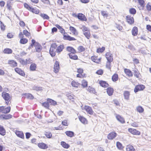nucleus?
I'll return each mask as SVG.
<instances>
[{
    "instance_id": "c9c22d12",
    "label": "nucleus",
    "mask_w": 151,
    "mask_h": 151,
    "mask_svg": "<svg viewBox=\"0 0 151 151\" xmlns=\"http://www.w3.org/2000/svg\"><path fill=\"white\" fill-rule=\"evenodd\" d=\"M118 74H114L112 77V80L113 81L115 82L118 80Z\"/></svg>"
},
{
    "instance_id": "774afa93",
    "label": "nucleus",
    "mask_w": 151,
    "mask_h": 151,
    "mask_svg": "<svg viewBox=\"0 0 151 151\" xmlns=\"http://www.w3.org/2000/svg\"><path fill=\"white\" fill-rule=\"evenodd\" d=\"M116 28L120 31L122 30V27L119 24H116Z\"/></svg>"
},
{
    "instance_id": "7c9ffc66",
    "label": "nucleus",
    "mask_w": 151,
    "mask_h": 151,
    "mask_svg": "<svg viewBox=\"0 0 151 151\" xmlns=\"http://www.w3.org/2000/svg\"><path fill=\"white\" fill-rule=\"evenodd\" d=\"M61 145L63 148L65 149H68L70 147V145L66 143L64 141H62L61 142Z\"/></svg>"
},
{
    "instance_id": "dca6fc26",
    "label": "nucleus",
    "mask_w": 151,
    "mask_h": 151,
    "mask_svg": "<svg viewBox=\"0 0 151 151\" xmlns=\"http://www.w3.org/2000/svg\"><path fill=\"white\" fill-rule=\"evenodd\" d=\"M38 146L40 148L42 149H46L48 148V146L46 144L43 142L40 143H38Z\"/></svg>"
},
{
    "instance_id": "2f4dec72",
    "label": "nucleus",
    "mask_w": 151,
    "mask_h": 151,
    "mask_svg": "<svg viewBox=\"0 0 151 151\" xmlns=\"http://www.w3.org/2000/svg\"><path fill=\"white\" fill-rule=\"evenodd\" d=\"M56 52L55 49H53L52 48H50V53L52 57L55 56L56 54Z\"/></svg>"
},
{
    "instance_id": "473e14b6",
    "label": "nucleus",
    "mask_w": 151,
    "mask_h": 151,
    "mask_svg": "<svg viewBox=\"0 0 151 151\" xmlns=\"http://www.w3.org/2000/svg\"><path fill=\"white\" fill-rule=\"evenodd\" d=\"M6 134V131L2 126H0V134L4 136Z\"/></svg>"
},
{
    "instance_id": "f03ea898",
    "label": "nucleus",
    "mask_w": 151,
    "mask_h": 151,
    "mask_svg": "<svg viewBox=\"0 0 151 151\" xmlns=\"http://www.w3.org/2000/svg\"><path fill=\"white\" fill-rule=\"evenodd\" d=\"M145 88L144 85H138L136 86L134 88V91L135 93H137L139 91L143 90Z\"/></svg>"
},
{
    "instance_id": "5fc2aeb1",
    "label": "nucleus",
    "mask_w": 151,
    "mask_h": 151,
    "mask_svg": "<svg viewBox=\"0 0 151 151\" xmlns=\"http://www.w3.org/2000/svg\"><path fill=\"white\" fill-rule=\"evenodd\" d=\"M146 7L148 11H151V4L150 3H148L147 4Z\"/></svg>"
},
{
    "instance_id": "338daca9",
    "label": "nucleus",
    "mask_w": 151,
    "mask_h": 151,
    "mask_svg": "<svg viewBox=\"0 0 151 151\" xmlns=\"http://www.w3.org/2000/svg\"><path fill=\"white\" fill-rule=\"evenodd\" d=\"M20 63L22 65H25L26 64V61H24L23 59H20L19 60Z\"/></svg>"
},
{
    "instance_id": "49530a36",
    "label": "nucleus",
    "mask_w": 151,
    "mask_h": 151,
    "mask_svg": "<svg viewBox=\"0 0 151 151\" xmlns=\"http://www.w3.org/2000/svg\"><path fill=\"white\" fill-rule=\"evenodd\" d=\"M42 106L48 109L49 107V104L48 102L47 101V102H44L42 104Z\"/></svg>"
},
{
    "instance_id": "423d86ee",
    "label": "nucleus",
    "mask_w": 151,
    "mask_h": 151,
    "mask_svg": "<svg viewBox=\"0 0 151 151\" xmlns=\"http://www.w3.org/2000/svg\"><path fill=\"white\" fill-rule=\"evenodd\" d=\"M127 22L130 24H132L134 22V19L133 17H131L129 15L126 16Z\"/></svg>"
},
{
    "instance_id": "412c9836",
    "label": "nucleus",
    "mask_w": 151,
    "mask_h": 151,
    "mask_svg": "<svg viewBox=\"0 0 151 151\" xmlns=\"http://www.w3.org/2000/svg\"><path fill=\"white\" fill-rule=\"evenodd\" d=\"M114 92V89L113 88L109 87L107 89V93L109 96H111Z\"/></svg>"
},
{
    "instance_id": "09e8293b",
    "label": "nucleus",
    "mask_w": 151,
    "mask_h": 151,
    "mask_svg": "<svg viewBox=\"0 0 151 151\" xmlns=\"http://www.w3.org/2000/svg\"><path fill=\"white\" fill-rule=\"evenodd\" d=\"M88 90L91 93H95L96 92L94 88H91L90 86L88 88Z\"/></svg>"
},
{
    "instance_id": "f257e3e1",
    "label": "nucleus",
    "mask_w": 151,
    "mask_h": 151,
    "mask_svg": "<svg viewBox=\"0 0 151 151\" xmlns=\"http://www.w3.org/2000/svg\"><path fill=\"white\" fill-rule=\"evenodd\" d=\"M1 95L3 98L5 100L6 104L8 105L12 99L10 95L6 92L4 91L2 92Z\"/></svg>"
},
{
    "instance_id": "052dcab7",
    "label": "nucleus",
    "mask_w": 151,
    "mask_h": 151,
    "mask_svg": "<svg viewBox=\"0 0 151 151\" xmlns=\"http://www.w3.org/2000/svg\"><path fill=\"white\" fill-rule=\"evenodd\" d=\"M87 82L86 81L84 80L82 81V86L83 87H86L87 86Z\"/></svg>"
},
{
    "instance_id": "3c124183",
    "label": "nucleus",
    "mask_w": 151,
    "mask_h": 151,
    "mask_svg": "<svg viewBox=\"0 0 151 151\" xmlns=\"http://www.w3.org/2000/svg\"><path fill=\"white\" fill-rule=\"evenodd\" d=\"M105 50V47H102L101 48H99L97 49V52L98 53L102 52Z\"/></svg>"
},
{
    "instance_id": "c756f323",
    "label": "nucleus",
    "mask_w": 151,
    "mask_h": 151,
    "mask_svg": "<svg viewBox=\"0 0 151 151\" xmlns=\"http://www.w3.org/2000/svg\"><path fill=\"white\" fill-rule=\"evenodd\" d=\"M79 120L83 124H86L87 123V120L86 119L82 116H80L79 117Z\"/></svg>"
},
{
    "instance_id": "a878e982",
    "label": "nucleus",
    "mask_w": 151,
    "mask_h": 151,
    "mask_svg": "<svg viewBox=\"0 0 151 151\" xmlns=\"http://www.w3.org/2000/svg\"><path fill=\"white\" fill-rule=\"evenodd\" d=\"M124 71L125 73L129 76H132L133 74L132 71L129 70L127 68H125L124 69Z\"/></svg>"
},
{
    "instance_id": "c03bdc74",
    "label": "nucleus",
    "mask_w": 151,
    "mask_h": 151,
    "mask_svg": "<svg viewBox=\"0 0 151 151\" xmlns=\"http://www.w3.org/2000/svg\"><path fill=\"white\" fill-rule=\"evenodd\" d=\"M28 40L25 38H22L20 39V42L22 44H25L28 42Z\"/></svg>"
},
{
    "instance_id": "680f3d73",
    "label": "nucleus",
    "mask_w": 151,
    "mask_h": 151,
    "mask_svg": "<svg viewBox=\"0 0 151 151\" xmlns=\"http://www.w3.org/2000/svg\"><path fill=\"white\" fill-rule=\"evenodd\" d=\"M139 4L142 6L143 7L145 1L143 0H138Z\"/></svg>"
},
{
    "instance_id": "2eb2a0df",
    "label": "nucleus",
    "mask_w": 151,
    "mask_h": 151,
    "mask_svg": "<svg viewBox=\"0 0 151 151\" xmlns=\"http://www.w3.org/2000/svg\"><path fill=\"white\" fill-rule=\"evenodd\" d=\"M138 32V29L137 27H134L132 28V35L134 36H135L137 35Z\"/></svg>"
},
{
    "instance_id": "bf43d9fd",
    "label": "nucleus",
    "mask_w": 151,
    "mask_h": 151,
    "mask_svg": "<svg viewBox=\"0 0 151 151\" xmlns=\"http://www.w3.org/2000/svg\"><path fill=\"white\" fill-rule=\"evenodd\" d=\"M33 89L37 91H39L42 90V88L41 87H37L35 86L33 87Z\"/></svg>"
},
{
    "instance_id": "f704fd0d",
    "label": "nucleus",
    "mask_w": 151,
    "mask_h": 151,
    "mask_svg": "<svg viewBox=\"0 0 151 151\" xmlns=\"http://www.w3.org/2000/svg\"><path fill=\"white\" fill-rule=\"evenodd\" d=\"M3 52L5 54H11L12 52V50L10 49L6 48L4 50Z\"/></svg>"
},
{
    "instance_id": "9b49d317",
    "label": "nucleus",
    "mask_w": 151,
    "mask_h": 151,
    "mask_svg": "<svg viewBox=\"0 0 151 151\" xmlns=\"http://www.w3.org/2000/svg\"><path fill=\"white\" fill-rule=\"evenodd\" d=\"M12 117V116L10 114L0 115V119H8Z\"/></svg>"
},
{
    "instance_id": "aec40b11",
    "label": "nucleus",
    "mask_w": 151,
    "mask_h": 151,
    "mask_svg": "<svg viewBox=\"0 0 151 151\" xmlns=\"http://www.w3.org/2000/svg\"><path fill=\"white\" fill-rule=\"evenodd\" d=\"M66 49L68 51L70 52V53L71 54H75L76 53V50L72 47H67Z\"/></svg>"
},
{
    "instance_id": "bb28decb",
    "label": "nucleus",
    "mask_w": 151,
    "mask_h": 151,
    "mask_svg": "<svg viewBox=\"0 0 151 151\" xmlns=\"http://www.w3.org/2000/svg\"><path fill=\"white\" fill-rule=\"evenodd\" d=\"M64 48V46L63 45H60L58 46L56 49V52L58 53H60L62 52Z\"/></svg>"
},
{
    "instance_id": "a19ab883",
    "label": "nucleus",
    "mask_w": 151,
    "mask_h": 151,
    "mask_svg": "<svg viewBox=\"0 0 151 151\" xmlns=\"http://www.w3.org/2000/svg\"><path fill=\"white\" fill-rule=\"evenodd\" d=\"M79 83L77 82H76L74 81H73L71 83V85L75 87H78Z\"/></svg>"
},
{
    "instance_id": "e2e57ef3",
    "label": "nucleus",
    "mask_w": 151,
    "mask_h": 151,
    "mask_svg": "<svg viewBox=\"0 0 151 151\" xmlns=\"http://www.w3.org/2000/svg\"><path fill=\"white\" fill-rule=\"evenodd\" d=\"M111 62H109L107 61L106 65V68L109 69H111Z\"/></svg>"
},
{
    "instance_id": "f8f14e48",
    "label": "nucleus",
    "mask_w": 151,
    "mask_h": 151,
    "mask_svg": "<svg viewBox=\"0 0 151 151\" xmlns=\"http://www.w3.org/2000/svg\"><path fill=\"white\" fill-rule=\"evenodd\" d=\"M78 18L81 21H86L87 19L85 16L82 13H79L77 15Z\"/></svg>"
},
{
    "instance_id": "de8ad7c7",
    "label": "nucleus",
    "mask_w": 151,
    "mask_h": 151,
    "mask_svg": "<svg viewBox=\"0 0 151 151\" xmlns=\"http://www.w3.org/2000/svg\"><path fill=\"white\" fill-rule=\"evenodd\" d=\"M83 34L85 37L88 39H89L90 37V32L88 31L84 32Z\"/></svg>"
},
{
    "instance_id": "cd10ccee",
    "label": "nucleus",
    "mask_w": 151,
    "mask_h": 151,
    "mask_svg": "<svg viewBox=\"0 0 151 151\" xmlns=\"http://www.w3.org/2000/svg\"><path fill=\"white\" fill-rule=\"evenodd\" d=\"M70 30L75 35H77L78 34V32L76 29L73 27L70 26L69 28Z\"/></svg>"
},
{
    "instance_id": "9d476101",
    "label": "nucleus",
    "mask_w": 151,
    "mask_h": 151,
    "mask_svg": "<svg viewBox=\"0 0 151 151\" xmlns=\"http://www.w3.org/2000/svg\"><path fill=\"white\" fill-rule=\"evenodd\" d=\"M15 71L21 76H24L25 75L24 72L21 69L16 68L14 69Z\"/></svg>"
},
{
    "instance_id": "393cba45",
    "label": "nucleus",
    "mask_w": 151,
    "mask_h": 151,
    "mask_svg": "<svg viewBox=\"0 0 151 151\" xmlns=\"http://www.w3.org/2000/svg\"><path fill=\"white\" fill-rule=\"evenodd\" d=\"M47 101L48 102L49 104H50V105L55 106L57 104V102L51 99H47Z\"/></svg>"
},
{
    "instance_id": "4be33fe9",
    "label": "nucleus",
    "mask_w": 151,
    "mask_h": 151,
    "mask_svg": "<svg viewBox=\"0 0 151 151\" xmlns=\"http://www.w3.org/2000/svg\"><path fill=\"white\" fill-rule=\"evenodd\" d=\"M127 151H136L133 146L131 145H129L126 147Z\"/></svg>"
},
{
    "instance_id": "e433bc0d",
    "label": "nucleus",
    "mask_w": 151,
    "mask_h": 151,
    "mask_svg": "<svg viewBox=\"0 0 151 151\" xmlns=\"http://www.w3.org/2000/svg\"><path fill=\"white\" fill-rule=\"evenodd\" d=\"M36 65L35 63L32 64L30 66V69L31 71H34L36 70Z\"/></svg>"
},
{
    "instance_id": "4468645a",
    "label": "nucleus",
    "mask_w": 151,
    "mask_h": 151,
    "mask_svg": "<svg viewBox=\"0 0 151 151\" xmlns=\"http://www.w3.org/2000/svg\"><path fill=\"white\" fill-rule=\"evenodd\" d=\"M15 134L18 137L22 139L24 138V134L22 132L17 131L15 132Z\"/></svg>"
},
{
    "instance_id": "37998d69",
    "label": "nucleus",
    "mask_w": 151,
    "mask_h": 151,
    "mask_svg": "<svg viewBox=\"0 0 151 151\" xmlns=\"http://www.w3.org/2000/svg\"><path fill=\"white\" fill-rule=\"evenodd\" d=\"M30 11L33 13H35L37 14H38L39 12V10L35 9L34 8H32V7Z\"/></svg>"
},
{
    "instance_id": "c85d7f7f",
    "label": "nucleus",
    "mask_w": 151,
    "mask_h": 151,
    "mask_svg": "<svg viewBox=\"0 0 151 151\" xmlns=\"http://www.w3.org/2000/svg\"><path fill=\"white\" fill-rule=\"evenodd\" d=\"M68 55L69 56L70 58L71 59L74 60H76L78 59V57L76 55H75V54L70 53L68 54Z\"/></svg>"
},
{
    "instance_id": "0e129e2a",
    "label": "nucleus",
    "mask_w": 151,
    "mask_h": 151,
    "mask_svg": "<svg viewBox=\"0 0 151 151\" xmlns=\"http://www.w3.org/2000/svg\"><path fill=\"white\" fill-rule=\"evenodd\" d=\"M103 73V70L101 69L98 70L96 72V73L99 75H102Z\"/></svg>"
},
{
    "instance_id": "6e6d98bb",
    "label": "nucleus",
    "mask_w": 151,
    "mask_h": 151,
    "mask_svg": "<svg viewBox=\"0 0 151 151\" xmlns=\"http://www.w3.org/2000/svg\"><path fill=\"white\" fill-rule=\"evenodd\" d=\"M24 5L25 8H26L29 11H30L31 9L32 8L31 6H30L28 4L26 3H24Z\"/></svg>"
},
{
    "instance_id": "13d9d810",
    "label": "nucleus",
    "mask_w": 151,
    "mask_h": 151,
    "mask_svg": "<svg viewBox=\"0 0 151 151\" xmlns=\"http://www.w3.org/2000/svg\"><path fill=\"white\" fill-rule=\"evenodd\" d=\"M23 33L27 37L29 36L30 35V33L26 29L23 30Z\"/></svg>"
},
{
    "instance_id": "7ed1b4c3",
    "label": "nucleus",
    "mask_w": 151,
    "mask_h": 151,
    "mask_svg": "<svg viewBox=\"0 0 151 151\" xmlns=\"http://www.w3.org/2000/svg\"><path fill=\"white\" fill-rule=\"evenodd\" d=\"M117 134L114 132H112L109 133L107 136V138L109 140H112L117 136Z\"/></svg>"
},
{
    "instance_id": "20e7f679",
    "label": "nucleus",
    "mask_w": 151,
    "mask_h": 151,
    "mask_svg": "<svg viewBox=\"0 0 151 151\" xmlns=\"http://www.w3.org/2000/svg\"><path fill=\"white\" fill-rule=\"evenodd\" d=\"M34 46L35 47L36 52H41L42 47L40 44L35 41V43L34 44Z\"/></svg>"
},
{
    "instance_id": "6ab92c4d",
    "label": "nucleus",
    "mask_w": 151,
    "mask_h": 151,
    "mask_svg": "<svg viewBox=\"0 0 151 151\" xmlns=\"http://www.w3.org/2000/svg\"><path fill=\"white\" fill-rule=\"evenodd\" d=\"M116 119L120 122L122 123H124V118L122 117L121 116L119 115H117L116 116Z\"/></svg>"
},
{
    "instance_id": "b1692460",
    "label": "nucleus",
    "mask_w": 151,
    "mask_h": 151,
    "mask_svg": "<svg viewBox=\"0 0 151 151\" xmlns=\"http://www.w3.org/2000/svg\"><path fill=\"white\" fill-rule=\"evenodd\" d=\"M65 133L68 137H72L74 136V132L71 131H66L65 132Z\"/></svg>"
},
{
    "instance_id": "8fccbe9b",
    "label": "nucleus",
    "mask_w": 151,
    "mask_h": 151,
    "mask_svg": "<svg viewBox=\"0 0 151 151\" xmlns=\"http://www.w3.org/2000/svg\"><path fill=\"white\" fill-rule=\"evenodd\" d=\"M134 76H136L137 78H138L139 77V73L138 71V70L137 69H135L134 70Z\"/></svg>"
},
{
    "instance_id": "f3484780",
    "label": "nucleus",
    "mask_w": 151,
    "mask_h": 151,
    "mask_svg": "<svg viewBox=\"0 0 151 151\" xmlns=\"http://www.w3.org/2000/svg\"><path fill=\"white\" fill-rule=\"evenodd\" d=\"M99 83L101 86L104 88L107 87L109 86V84L106 82L103 81H100Z\"/></svg>"
},
{
    "instance_id": "864d4df0",
    "label": "nucleus",
    "mask_w": 151,
    "mask_h": 151,
    "mask_svg": "<svg viewBox=\"0 0 151 151\" xmlns=\"http://www.w3.org/2000/svg\"><path fill=\"white\" fill-rule=\"evenodd\" d=\"M45 136L48 138H50L52 137V134L50 132H46L45 134Z\"/></svg>"
},
{
    "instance_id": "a18cd8bd",
    "label": "nucleus",
    "mask_w": 151,
    "mask_h": 151,
    "mask_svg": "<svg viewBox=\"0 0 151 151\" xmlns=\"http://www.w3.org/2000/svg\"><path fill=\"white\" fill-rule=\"evenodd\" d=\"M40 16L43 18L44 19H48L49 18V17L45 14H41Z\"/></svg>"
},
{
    "instance_id": "4d7b16f0",
    "label": "nucleus",
    "mask_w": 151,
    "mask_h": 151,
    "mask_svg": "<svg viewBox=\"0 0 151 151\" xmlns=\"http://www.w3.org/2000/svg\"><path fill=\"white\" fill-rule=\"evenodd\" d=\"M78 51L81 52H83L85 50V48H84L83 46H79L78 47Z\"/></svg>"
},
{
    "instance_id": "6e6552de",
    "label": "nucleus",
    "mask_w": 151,
    "mask_h": 151,
    "mask_svg": "<svg viewBox=\"0 0 151 151\" xmlns=\"http://www.w3.org/2000/svg\"><path fill=\"white\" fill-rule=\"evenodd\" d=\"M128 130L129 132L134 135H139L140 134V132L136 129L129 128Z\"/></svg>"
},
{
    "instance_id": "ea45409f",
    "label": "nucleus",
    "mask_w": 151,
    "mask_h": 151,
    "mask_svg": "<svg viewBox=\"0 0 151 151\" xmlns=\"http://www.w3.org/2000/svg\"><path fill=\"white\" fill-rule=\"evenodd\" d=\"M24 95L26 96V97L29 99H32L34 98L33 96L30 93H25Z\"/></svg>"
},
{
    "instance_id": "5701e85b",
    "label": "nucleus",
    "mask_w": 151,
    "mask_h": 151,
    "mask_svg": "<svg viewBox=\"0 0 151 151\" xmlns=\"http://www.w3.org/2000/svg\"><path fill=\"white\" fill-rule=\"evenodd\" d=\"M8 63L12 67H15L17 66V63L14 60H9Z\"/></svg>"
},
{
    "instance_id": "79ce46f5",
    "label": "nucleus",
    "mask_w": 151,
    "mask_h": 151,
    "mask_svg": "<svg viewBox=\"0 0 151 151\" xmlns=\"http://www.w3.org/2000/svg\"><path fill=\"white\" fill-rule=\"evenodd\" d=\"M129 12L132 14H135L136 13V9L133 8H131L129 9Z\"/></svg>"
},
{
    "instance_id": "603ef678",
    "label": "nucleus",
    "mask_w": 151,
    "mask_h": 151,
    "mask_svg": "<svg viewBox=\"0 0 151 151\" xmlns=\"http://www.w3.org/2000/svg\"><path fill=\"white\" fill-rule=\"evenodd\" d=\"M35 43V40L34 39H32V43L28 47V49H31L33 47V46H34V44Z\"/></svg>"
},
{
    "instance_id": "a211bd4d",
    "label": "nucleus",
    "mask_w": 151,
    "mask_h": 151,
    "mask_svg": "<svg viewBox=\"0 0 151 151\" xmlns=\"http://www.w3.org/2000/svg\"><path fill=\"white\" fill-rule=\"evenodd\" d=\"M85 109L86 112L89 114L91 115L93 114V111L91 108L89 106H86L85 107Z\"/></svg>"
},
{
    "instance_id": "69168bd1",
    "label": "nucleus",
    "mask_w": 151,
    "mask_h": 151,
    "mask_svg": "<svg viewBox=\"0 0 151 151\" xmlns=\"http://www.w3.org/2000/svg\"><path fill=\"white\" fill-rule=\"evenodd\" d=\"M57 47V45L56 44L54 43H52L51 44L50 48H53V49H56Z\"/></svg>"
},
{
    "instance_id": "58836bf2",
    "label": "nucleus",
    "mask_w": 151,
    "mask_h": 151,
    "mask_svg": "<svg viewBox=\"0 0 151 151\" xmlns=\"http://www.w3.org/2000/svg\"><path fill=\"white\" fill-rule=\"evenodd\" d=\"M116 145L117 148L119 150H122L123 148L122 144L119 142H116Z\"/></svg>"
},
{
    "instance_id": "72a5a7b5",
    "label": "nucleus",
    "mask_w": 151,
    "mask_h": 151,
    "mask_svg": "<svg viewBox=\"0 0 151 151\" xmlns=\"http://www.w3.org/2000/svg\"><path fill=\"white\" fill-rule=\"evenodd\" d=\"M10 109L11 108L10 106L7 107L5 108H4V109H3V113L5 114L8 113L10 111Z\"/></svg>"
},
{
    "instance_id": "39448f33",
    "label": "nucleus",
    "mask_w": 151,
    "mask_h": 151,
    "mask_svg": "<svg viewBox=\"0 0 151 151\" xmlns=\"http://www.w3.org/2000/svg\"><path fill=\"white\" fill-rule=\"evenodd\" d=\"M60 68L59 63L57 61H55L54 66V71L56 73L58 72Z\"/></svg>"
},
{
    "instance_id": "4c0bfd02",
    "label": "nucleus",
    "mask_w": 151,
    "mask_h": 151,
    "mask_svg": "<svg viewBox=\"0 0 151 151\" xmlns=\"http://www.w3.org/2000/svg\"><path fill=\"white\" fill-rule=\"evenodd\" d=\"M136 109L137 111L139 113H142L144 111V109L140 106H139L137 107Z\"/></svg>"
},
{
    "instance_id": "ddd939ff",
    "label": "nucleus",
    "mask_w": 151,
    "mask_h": 151,
    "mask_svg": "<svg viewBox=\"0 0 151 151\" xmlns=\"http://www.w3.org/2000/svg\"><path fill=\"white\" fill-rule=\"evenodd\" d=\"M123 95L125 100H128L129 99L130 92L129 91H125L124 92Z\"/></svg>"
},
{
    "instance_id": "0eeeda50",
    "label": "nucleus",
    "mask_w": 151,
    "mask_h": 151,
    "mask_svg": "<svg viewBox=\"0 0 151 151\" xmlns=\"http://www.w3.org/2000/svg\"><path fill=\"white\" fill-rule=\"evenodd\" d=\"M111 55L112 54L109 52H107L106 54V58L109 62H111L113 60V58Z\"/></svg>"
},
{
    "instance_id": "1a4fd4ad",
    "label": "nucleus",
    "mask_w": 151,
    "mask_h": 151,
    "mask_svg": "<svg viewBox=\"0 0 151 151\" xmlns=\"http://www.w3.org/2000/svg\"><path fill=\"white\" fill-rule=\"evenodd\" d=\"M63 35V38L64 40H68L70 41H74L76 40L75 38L71 37L68 35Z\"/></svg>"
}]
</instances>
